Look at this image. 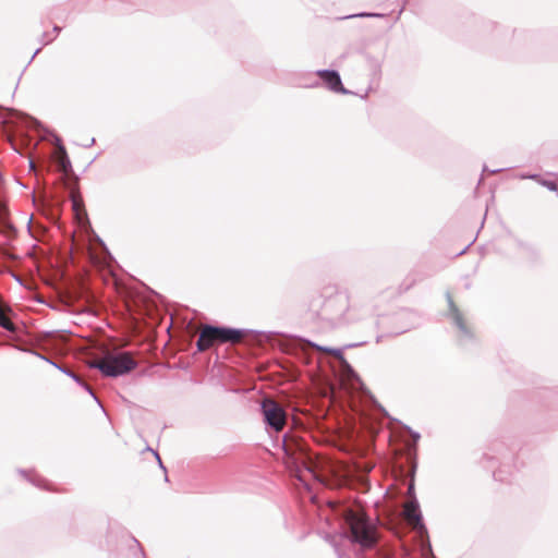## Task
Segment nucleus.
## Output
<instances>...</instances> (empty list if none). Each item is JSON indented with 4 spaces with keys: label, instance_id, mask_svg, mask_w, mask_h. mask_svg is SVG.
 <instances>
[{
    "label": "nucleus",
    "instance_id": "1",
    "mask_svg": "<svg viewBox=\"0 0 558 558\" xmlns=\"http://www.w3.org/2000/svg\"><path fill=\"white\" fill-rule=\"evenodd\" d=\"M283 450L284 464L300 482L307 484L313 478L327 485L331 473L330 463L325 458L308 452L301 438L286 437Z\"/></svg>",
    "mask_w": 558,
    "mask_h": 558
},
{
    "label": "nucleus",
    "instance_id": "2",
    "mask_svg": "<svg viewBox=\"0 0 558 558\" xmlns=\"http://www.w3.org/2000/svg\"><path fill=\"white\" fill-rule=\"evenodd\" d=\"M343 520L350 530L353 542L363 548H372L378 542L377 527L369 521L366 513L360 508H345Z\"/></svg>",
    "mask_w": 558,
    "mask_h": 558
},
{
    "label": "nucleus",
    "instance_id": "3",
    "mask_svg": "<svg viewBox=\"0 0 558 558\" xmlns=\"http://www.w3.org/2000/svg\"><path fill=\"white\" fill-rule=\"evenodd\" d=\"M244 337L243 330L205 325L199 329L196 345L198 351L203 352L219 343H240Z\"/></svg>",
    "mask_w": 558,
    "mask_h": 558
},
{
    "label": "nucleus",
    "instance_id": "4",
    "mask_svg": "<svg viewBox=\"0 0 558 558\" xmlns=\"http://www.w3.org/2000/svg\"><path fill=\"white\" fill-rule=\"evenodd\" d=\"M92 366L101 371L106 376H120L131 372L136 367V362L129 352L119 354H107L104 357L97 359L93 362Z\"/></svg>",
    "mask_w": 558,
    "mask_h": 558
},
{
    "label": "nucleus",
    "instance_id": "5",
    "mask_svg": "<svg viewBox=\"0 0 558 558\" xmlns=\"http://www.w3.org/2000/svg\"><path fill=\"white\" fill-rule=\"evenodd\" d=\"M320 298L322 307H326L331 312L338 313L342 316L348 314L351 310L350 296L345 292H340L331 287L323 290Z\"/></svg>",
    "mask_w": 558,
    "mask_h": 558
},
{
    "label": "nucleus",
    "instance_id": "6",
    "mask_svg": "<svg viewBox=\"0 0 558 558\" xmlns=\"http://www.w3.org/2000/svg\"><path fill=\"white\" fill-rule=\"evenodd\" d=\"M262 413L266 424L275 432H281L287 423V413L282 405L274 399L266 398L262 401Z\"/></svg>",
    "mask_w": 558,
    "mask_h": 558
},
{
    "label": "nucleus",
    "instance_id": "7",
    "mask_svg": "<svg viewBox=\"0 0 558 558\" xmlns=\"http://www.w3.org/2000/svg\"><path fill=\"white\" fill-rule=\"evenodd\" d=\"M52 137V142H56V147L52 153V157L57 162L59 169L66 173L71 168L70 160L68 158L65 148L61 145V141L54 134H46V131L43 129L41 124L37 121V142L38 141H50Z\"/></svg>",
    "mask_w": 558,
    "mask_h": 558
},
{
    "label": "nucleus",
    "instance_id": "8",
    "mask_svg": "<svg viewBox=\"0 0 558 558\" xmlns=\"http://www.w3.org/2000/svg\"><path fill=\"white\" fill-rule=\"evenodd\" d=\"M317 75L322 78L324 84L332 92L339 94H347V89L343 87L341 78L336 71L322 70L317 72Z\"/></svg>",
    "mask_w": 558,
    "mask_h": 558
},
{
    "label": "nucleus",
    "instance_id": "9",
    "mask_svg": "<svg viewBox=\"0 0 558 558\" xmlns=\"http://www.w3.org/2000/svg\"><path fill=\"white\" fill-rule=\"evenodd\" d=\"M403 517L414 529L421 526V514L418 512V507L414 501H408L404 504Z\"/></svg>",
    "mask_w": 558,
    "mask_h": 558
},
{
    "label": "nucleus",
    "instance_id": "10",
    "mask_svg": "<svg viewBox=\"0 0 558 558\" xmlns=\"http://www.w3.org/2000/svg\"><path fill=\"white\" fill-rule=\"evenodd\" d=\"M72 201V209L74 211L75 218L78 221H83L86 218V211L84 209V203L83 198L78 193H72L71 195Z\"/></svg>",
    "mask_w": 558,
    "mask_h": 558
},
{
    "label": "nucleus",
    "instance_id": "11",
    "mask_svg": "<svg viewBox=\"0 0 558 558\" xmlns=\"http://www.w3.org/2000/svg\"><path fill=\"white\" fill-rule=\"evenodd\" d=\"M39 349H40V350H45V349H46V347H45V344H44V343H39V341L37 340V353H36V356H37V359H40V361H41L45 365H48V364L50 363V360H49L47 356L43 355V354H41V352H39Z\"/></svg>",
    "mask_w": 558,
    "mask_h": 558
},
{
    "label": "nucleus",
    "instance_id": "12",
    "mask_svg": "<svg viewBox=\"0 0 558 558\" xmlns=\"http://www.w3.org/2000/svg\"><path fill=\"white\" fill-rule=\"evenodd\" d=\"M19 474L24 478L26 480L27 482L32 483V484H35V478L33 476V472L32 471H26V470H23V469H19Z\"/></svg>",
    "mask_w": 558,
    "mask_h": 558
},
{
    "label": "nucleus",
    "instance_id": "13",
    "mask_svg": "<svg viewBox=\"0 0 558 558\" xmlns=\"http://www.w3.org/2000/svg\"><path fill=\"white\" fill-rule=\"evenodd\" d=\"M14 279L21 284V286H24L26 287L27 289H32V284H33V279L28 280L27 282H24L23 281V278L21 276H17V275H13Z\"/></svg>",
    "mask_w": 558,
    "mask_h": 558
},
{
    "label": "nucleus",
    "instance_id": "14",
    "mask_svg": "<svg viewBox=\"0 0 558 558\" xmlns=\"http://www.w3.org/2000/svg\"><path fill=\"white\" fill-rule=\"evenodd\" d=\"M34 221H35V211L31 213L28 225H27V230H28L31 236H33V238H35V233L33 231V223H34Z\"/></svg>",
    "mask_w": 558,
    "mask_h": 558
},
{
    "label": "nucleus",
    "instance_id": "15",
    "mask_svg": "<svg viewBox=\"0 0 558 558\" xmlns=\"http://www.w3.org/2000/svg\"><path fill=\"white\" fill-rule=\"evenodd\" d=\"M29 171H35V156L29 153L28 155Z\"/></svg>",
    "mask_w": 558,
    "mask_h": 558
},
{
    "label": "nucleus",
    "instance_id": "16",
    "mask_svg": "<svg viewBox=\"0 0 558 558\" xmlns=\"http://www.w3.org/2000/svg\"><path fill=\"white\" fill-rule=\"evenodd\" d=\"M543 185L548 187L551 191H556L557 190V184L555 182H553V181H544Z\"/></svg>",
    "mask_w": 558,
    "mask_h": 558
},
{
    "label": "nucleus",
    "instance_id": "17",
    "mask_svg": "<svg viewBox=\"0 0 558 558\" xmlns=\"http://www.w3.org/2000/svg\"><path fill=\"white\" fill-rule=\"evenodd\" d=\"M45 232V228H41L38 223H37V238H36V241H41V238L39 236V233L40 232Z\"/></svg>",
    "mask_w": 558,
    "mask_h": 558
},
{
    "label": "nucleus",
    "instance_id": "18",
    "mask_svg": "<svg viewBox=\"0 0 558 558\" xmlns=\"http://www.w3.org/2000/svg\"><path fill=\"white\" fill-rule=\"evenodd\" d=\"M31 199H32L33 205H35V187L31 192Z\"/></svg>",
    "mask_w": 558,
    "mask_h": 558
},
{
    "label": "nucleus",
    "instance_id": "19",
    "mask_svg": "<svg viewBox=\"0 0 558 558\" xmlns=\"http://www.w3.org/2000/svg\"><path fill=\"white\" fill-rule=\"evenodd\" d=\"M29 256H32V257H34V256H35V244H34V245H32V247H31Z\"/></svg>",
    "mask_w": 558,
    "mask_h": 558
},
{
    "label": "nucleus",
    "instance_id": "20",
    "mask_svg": "<svg viewBox=\"0 0 558 558\" xmlns=\"http://www.w3.org/2000/svg\"><path fill=\"white\" fill-rule=\"evenodd\" d=\"M35 60V52L31 57V61Z\"/></svg>",
    "mask_w": 558,
    "mask_h": 558
},
{
    "label": "nucleus",
    "instance_id": "21",
    "mask_svg": "<svg viewBox=\"0 0 558 558\" xmlns=\"http://www.w3.org/2000/svg\"><path fill=\"white\" fill-rule=\"evenodd\" d=\"M36 301H37V302H41V299L39 298V295H38V294H37Z\"/></svg>",
    "mask_w": 558,
    "mask_h": 558
},
{
    "label": "nucleus",
    "instance_id": "22",
    "mask_svg": "<svg viewBox=\"0 0 558 558\" xmlns=\"http://www.w3.org/2000/svg\"><path fill=\"white\" fill-rule=\"evenodd\" d=\"M38 262H39V260L37 259V266H36L37 271L39 270V266H40V265L38 264Z\"/></svg>",
    "mask_w": 558,
    "mask_h": 558
},
{
    "label": "nucleus",
    "instance_id": "23",
    "mask_svg": "<svg viewBox=\"0 0 558 558\" xmlns=\"http://www.w3.org/2000/svg\"><path fill=\"white\" fill-rule=\"evenodd\" d=\"M458 323H459V325L462 327V322H461V319H460V318H458Z\"/></svg>",
    "mask_w": 558,
    "mask_h": 558
},
{
    "label": "nucleus",
    "instance_id": "24",
    "mask_svg": "<svg viewBox=\"0 0 558 558\" xmlns=\"http://www.w3.org/2000/svg\"><path fill=\"white\" fill-rule=\"evenodd\" d=\"M36 210H37V213L39 211V204L38 203H37Z\"/></svg>",
    "mask_w": 558,
    "mask_h": 558
}]
</instances>
